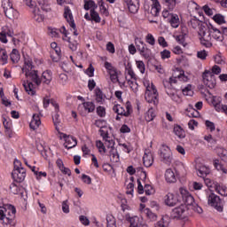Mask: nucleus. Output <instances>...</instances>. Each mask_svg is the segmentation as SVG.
I'll use <instances>...</instances> for the list:
<instances>
[{"mask_svg":"<svg viewBox=\"0 0 227 227\" xmlns=\"http://www.w3.org/2000/svg\"><path fill=\"white\" fill-rule=\"evenodd\" d=\"M179 192L182 196L183 201L186 207H194L196 202H194V197L190 194L189 191L185 188H180Z\"/></svg>","mask_w":227,"mask_h":227,"instance_id":"6e6552de","label":"nucleus"},{"mask_svg":"<svg viewBox=\"0 0 227 227\" xmlns=\"http://www.w3.org/2000/svg\"><path fill=\"white\" fill-rule=\"evenodd\" d=\"M203 10L206 15H208V16L214 15V11H212V9H210L208 5H204Z\"/></svg>","mask_w":227,"mask_h":227,"instance_id":"69168bd1","label":"nucleus"},{"mask_svg":"<svg viewBox=\"0 0 227 227\" xmlns=\"http://www.w3.org/2000/svg\"><path fill=\"white\" fill-rule=\"evenodd\" d=\"M139 44L137 45V51L140 52V56L145 58V59H150L152 56V50L146 47V44L143 41H139Z\"/></svg>","mask_w":227,"mask_h":227,"instance_id":"9b49d317","label":"nucleus"},{"mask_svg":"<svg viewBox=\"0 0 227 227\" xmlns=\"http://www.w3.org/2000/svg\"><path fill=\"white\" fill-rule=\"evenodd\" d=\"M23 87L25 88V91H27L28 95H31L33 97L36 94V91H35L33 82H28L27 84L26 82H24Z\"/></svg>","mask_w":227,"mask_h":227,"instance_id":"4be33fe9","label":"nucleus"},{"mask_svg":"<svg viewBox=\"0 0 227 227\" xmlns=\"http://www.w3.org/2000/svg\"><path fill=\"white\" fill-rule=\"evenodd\" d=\"M136 65L140 74H145V72H146V67L145 66V62H143V60H137Z\"/></svg>","mask_w":227,"mask_h":227,"instance_id":"79ce46f5","label":"nucleus"},{"mask_svg":"<svg viewBox=\"0 0 227 227\" xmlns=\"http://www.w3.org/2000/svg\"><path fill=\"white\" fill-rule=\"evenodd\" d=\"M207 56H208V51H207L205 50L197 51V58L199 59H201L202 61H205V59H207Z\"/></svg>","mask_w":227,"mask_h":227,"instance_id":"c03bdc74","label":"nucleus"},{"mask_svg":"<svg viewBox=\"0 0 227 227\" xmlns=\"http://www.w3.org/2000/svg\"><path fill=\"white\" fill-rule=\"evenodd\" d=\"M22 73L25 74L27 81H32L36 86H40L42 82H43V84H51V82L52 81V72L49 70L43 73L41 79L38 77V71L35 70L33 59L28 56L25 57Z\"/></svg>","mask_w":227,"mask_h":227,"instance_id":"f257e3e1","label":"nucleus"},{"mask_svg":"<svg viewBox=\"0 0 227 227\" xmlns=\"http://www.w3.org/2000/svg\"><path fill=\"white\" fill-rule=\"evenodd\" d=\"M145 42L149 43V45H155V37H153V35L147 34L145 36Z\"/></svg>","mask_w":227,"mask_h":227,"instance_id":"5fc2aeb1","label":"nucleus"},{"mask_svg":"<svg viewBox=\"0 0 227 227\" xmlns=\"http://www.w3.org/2000/svg\"><path fill=\"white\" fill-rule=\"evenodd\" d=\"M145 121H153V118H155V110L153 108H150L145 115Z\"/></svg>","mask_w":227,"mask_h":227,"instance_id":"72a5a7b5","label":"nucleus"},{"mask_svg":"<svg viewBox=\"0 0 227 227\" xmlns=\"http://www.w3.org/2000/svg\"><path fill=\"white\" fill-rule=\"evenodd\" d=\"M159 155L161 162L167 164V166H171V162H173V153H171L169 146L162 145L159 150Z\"/></svg>","mask_w":227,"mask_h":227,"instance_id":"39448f33","label":"nucleus"},{"mask_svg":"<svg viewBox=\"0 0 227 227\" xmlns=\"http://www.w3.org/2000/svg\"><path fill=\"white\" fill-rule=\"evenodd\" d=\"M128 82L132 91L136 93V91H137V83L134 81H129Z\"/></svg>","mask_w":227,"mask_h":227,"instance_id":"338daca9","label":"nucleus"},{"mask_svg":"<svg viewBox=\"0 0 227 227\" xmlns=\"http://www.w3.org/2000/svg\"><path fill=\"white\" fill-rule=\"evenodd\" d=\"M154 227H169V217L162 216L155 224Z\"/></svg>","mask_w":227,"mask_h":227,"instance_id":"5701e85b","label":"nucleus"},{"mask_svg":"<svg viewBox=\"0 0 227 227\" xmlns=\"http://www.w3.org/2000/svg\"><path fill=\"white\" fill-rule=\"evenodd\" d=\"M86 74L89 77H93L95 74V67H93L92 65H90L89 68L86 70Z\"/></svg>","mask_w":227,"mask_h":227,"instance_id":"e2e57ef3","label":"nucleus"},{"mask_svg":"<svg viewBox=\"0 0 227 227\" xmlns=\"http://www.w3.org/2000/svg\"><path fill=\"white\" fill-rule=\"evenodd\" d=\"M160 12V3L153 4L151 8V15H153V17H157L159 16Z\"/></svg>","mask_w":227,"mask_h":227,"instance_id":"7c9ffc66","label":"nucleus"},{"mask_svg":"<svg viewBox=\"0 0 227 227\" xmlns=\"http://www.w3.org/2000/svg\"><path fill=\"white\" fill-rule=\"evenodd\" d=\"M182 91L184 95L191 97L192 95V86L189 84L184 87Z\"/></svg>","mask_w":227,"mask_h":227,"instance_id":"864d4df0","label":"nucleus"},{"mask_svg":"<svg viewBox=\"0 0 227 227\" xmlns=\"http://www.w3.org/2000/svg\"><path fill=\"white\" fill-rule=\"evenodd\" d=\"M178 82V76H172L169 78V81L164 80L163 86L169 90V86H173V84H176Z\"/></svg>","mask_w":227,"mask_h":227,"instance_id":"c85d7f7f","label":"nucleus"},{"mask_svg":"<svg viewBox=\"0 0 227 227\" xmlns=\"http://www.w3.org/2000/svg\"><path fill=\"white\" fill-rule=\"evenodd\" d=\"M130 226L129 227H139V217L134 216L129 218Z\"/></svg>","mask_w":227,"mask_h":227,"instance_id":"3c124183","label":"nucleus"},{"mask_svg":"<svg viewBox=\"0 0 227 227\" xmlns=\"http://www.w3.org/2000/svg\"><path fill=\"white\" fill-rule=\"evenodd\" d=\"M130 13H137L139 10V0H124Z\"/></svg>","mask_w":227,"mask_h":227,"instance_id":"2eb2a0df","label":"nucleus"},{"mask_svg":"<svg viewBox=\"0 0 227 227\" xmlns=\"http://www.w3.org/2000/svg\"><path fill=\"white\" fill-rule=\"evenodd\" d=\"M169 23L173 27H178L180 26V18H178V15L171 14Z\"/></svg>","mask_w":227,"mask_h":227,"instance_id":"c756f323","label":"nucleus"},{"mask_svg":"<svg viewBox=\"0 0 227 227\" xmlns=\"http://www.w3.org/2000/svg\"><path fill=\"white\" fill-rule=\"evenodd\" d=\"M160 57L161 59H169V58H171V51L164 50L163 51H160Z\"/></svg>","mask_w":227,"mask_h":227,"instance_id":"6e6d98bb","label":"nucleus"},{"mask_svg":"<svg viewBox=\"0 0 227 227\" xmlns=\"http://www.w3.org/2000/svg\"><path fill=\"white\" fill-rule=\"evenodd\" d=\"M12 177L14 182H18V184H22L23 180H26V169H13L12 173Z\"/></svg>","mask_w":227,"mask_h":227,"instance_id":"f8f14e48","label":"nucleus"},{"mask_svg":"<svg viewBox=\"0 0 227 227\" xmlns=\"http://www.w3.org/2000/svg\"><path fill=\"white\" fill-rule=\"evenodd\" d=\"M213 20H215V22H216V24H225L226 20H224V16L221 15V14H215L213 17Z\"/></svg>","mask_w":227,"mask_h":227,"instance_id":"de8ad7c7","label":"nucleus"},{"mask_svg":"<svg viewBox=\"0 0 227 227\" xmlns=\"http://www.w3.org/2000/svg\"><path fill=\"white\" fill-rule=\"evenodd\" d=\"M208 95H210V99H211V104L212 106H214L215 111H217V113H221V98L213 96L211 92H209V90H207Z\"/></svg>","mask_w":227,"mask_h":227,"instance_id":"6ab92c4d","label":"nucleus"},{"mask_svg":"<svg viewBox=\"0 0 227 227\" xmlns=\"http://www.w3.org/2000/svg\"><path fill=\"white\" fill-rule=\"evenodd\" d=\"M15 214L17 209L12 204H6L0 209V221H4L6 227H15Z\"/></svg>","mask_w":227,"mask_h":227,"instance_id":"7ed1b4c3","label":"nucleus"},{"mask_svg":"<svg viewBox=\"0 0 227 227\" xmlns=\"http://www.w3.org/2000/svg\"><path fill=\"white\" fill-rule=\"evenodd\" d=\"M165 180L168 184H175V182H176V175H175V172L173 171V169L168 168L166 170Z\"/></svg>","mask_w":227,"mask_h":227,"instance_id":"aec40b11","label":"nucleus"},{"mask_svg":"<svg viewBox=\"0 0 227 227\" xmlns=\"http://www.w3.org/2000/svg\"><path fill=\"white\" fill-rule=\"evenodd\" d=\"M90 8H92V10H95L97 8V4H95V2H93V0L85 1L84 10H90Z\"/></svg>","mask_w":227,"mask_h":227,"instance_id":"a18cd8bd","label":"nucleus"},{"mask_svg":"<svg viewBox=\"0 0 227 227\" xmlns=\"http://www.w3.org/2000/svg\"><path fill=\"white\" fill-rule=\"evenodd\" d=\"M144 191L147 196L153 194V188L150 184H145Z\"/></svg>","mask_w":227,"mask_h":227,"instance_id":"4d7b16f0","label":"nucleus"},{"mask_svg":"<svg viewBox=\"0 0 227 227\" xmlns=\"http://www.w3.org/2000/svg\"><path fill=\"white\" fill-rule=\"evenodd\" d=\"M144 214L151 221H157V215H155V213L152 212V210H150V208L144 209Z\"/></svg>","mask_w":227,"mask_h":227,"instance_id":"f704fd0d","label":"nucleus"},{"mask_svg":"<svg viewBox=\"0 0 227 227\" xmlns=\"http://www.w3.org/2000/svg\"><path fill=\"white\" fill-rule=\"evenodd\" d=\"M2 7L7 19H10V20H15V19H19V12L13 8V4H12L10 0H3Z\"/></svg>","mask_w":227,"mask_h":227,"instance_id":"20e7f679","label":"nucleus"},{"mask_svg":"<svg viewBox=\"0 0 227 227\" xmlns=\"http://www.w3.org/2000/svg\"><path fill=\"white\" fill-rule=\"evenodd\" d=\"M174 134H176L179 139H184L185 137V130H184L180 125L174 126Z\"/></svg>","mask_w":227,"mask_h":227,"instance_id":"a878e982","label":"nucleus"},{"mask_svg":"<svg viewBox=\"0 0 227 227\" xmlns=\"http://www.w3.org/2000/svg\"><path fill=\"white\" fill-rule=\"evenodd\" d=\"M216 192L218 194H221V196H227V187L226 186H217L215 189Z\"/></svg>","mask_w":227,"mask_h":227,"instance_id":"603ef678","label":"nucleus"},{"mask_svg":"<svg viewBox=\"0 0 227 227\" xmlns=\"http://www.w3.org/2000/svg\"><path fill=\"white\" fill-rule=\"evenodd\" d=\"M143 160L144 166L145 168H150L153 164V154L150 151L145 152L143 157Z\"/></svg>","mask_w":227,"mask_h":227,"instance_id":"f3484780","label":"nucleus"},{"mask_svg":"<svg viewBox=\"0 0 227 227\" xmlns=\"http://www.w3.org/2000/svg\"><path fill=\"white\" fill-rule=\"evenodd\" d=\"M145 98L148 104H153V106H157L159 104V92L157 91V89L145 91Z\"/></svg>","mask_w":227,"mask_h":227,"instance_id":"1a4fd4ad","label":"nucleus"},{"mask_svg":"<svg viewBox=\"0 0 227 227\" xmlns=\"http://www.w3.org/2000/svg\"><path fill=\"white\" fill-rule=\"evenodd\" d=\"M95 95H96V101L98 102L99 104H102L104 102V98L106 96L104 95V92H102V90L100 88H97L95 90Z\"/></svg>","mask_w":227,"mask_h":227,"instance_id":"2f4dec72","label":"nucleus"},{"mask_svg":"<svg viewBox=\"0 0 227 227\" xmlns=\"http://www.w3.org/2000/svg\"><path fill=\"white\" fill-rule=\"evenodd\" d=\"M0 61H2L3 65H6L8 63V53L6 50L0 48Z\"/></svg>","mask_w":227,"mask_h":227,"instance_id":"e433bc0d","label":"nucleus"},{"mask_svg":"<svg viewBox=\"0 0 227 227\" xmlns=\"http://www.w3.org/2000/svg\"><path fill=\"white\" fill-rule=\"evenodd\" d=\"M207 203L213 207L217 212H223V200L214 192L207 193Z\"/></svg>","mask_w":227,"mask_h":227,"instance_id":"423d86ee","label":"nucleus"},{"mask_svg":"<svg viewBox=\"0 0 227 227\" xmlns=\"http://www.w3.org/2000/svg\"><path fill=\"white\" fill-rule=\"evenodd\" d=\"M158 43L161 47H168V42H166V39L163 36L158 38Z\"/></svg>","mask_w":227,"mask_h":227,"instance_id":"0e129e2a","label":"nucleus"},{"mask_svg":"<svg viewBox=\"0 0 227 227\" xmlns=\"http://www.w3.org/2000/svg\"><path fill=\"white\" fill-rule=\"evenodd\" d=\"M66 40L67 42H68L69 43V49L71 51H77V45H79V43H77L76 40H73L72 38L70 37H67V39H64Z\"/></svg>","mask_w":227,"mask_h":227,"instance_id":"4c0bfd02","label":"nucleus"},{"mask_svg":"<svg viewBox=\"0 0 227 227\" xmlns=\"http://www.w3.org/2000/svg\"><path fill=\"white\" fill-rule=\"evenodd\" d=\"M172 219H184L185 217V206L181 205L178 207H176L171 212Z\"/></svg>","mask_w":227,"mask_h":227,"instance_id":"4468645a","label":"nucleus"},{"mask_svg":"<svg viewBox=\"0 0 227 227\" xmlns=\"http://www.w3.org/2000/svg\"><path fill=\"white\" fill-rule=\"evenodd\" d=\"M106 226L116 227V218H114L113 215H108L106 216Z\"/></svg>","mask_w":227,"mask_h":227,"instance_id":"ea45409f","label":"nucleus"},{"mask_svg":"<svg viewBox=\"0 0 227 227\" xmlns=\"http://www.w3.org/2000/svg\"><path fill=\"white\" fill-rule=\"evenodd\" d=\"M166 92H167V94L168 95V97H170V98H171L172 100H174V102H178V99H179L180 98H178V95H176V90L175 89H173V90H170V89H168V90H166Z\"/></svg>","mask_w":227,"mask_h":227,"instance_id":"58836bf2","label":"nucleus"},{"mask_svg":"<svg viewBox=\"0 0 227 227\" xmlns=\"http://www.w3.org/2000/svg\"><path fill=\"white\" fill-rule=\"evenodd\" d=\"M127 73H128V75H129V77H131L135 81L137 79L136 76V73H134V70H132V67L127 68Z\"/></svg>","mask_w":227,"mask_h":227,"instance_id":"774afa93","label":"nucleus"},{"mask_svg":"<svg viewBox=\"0 0 227 227\" xmlns=\"http://www.w3.org/2000/svg\"><path fill=\"white\" fill-rule=\"evenodd\" d=\"M82 180L83 184H87V185H90V184H91V177H90V176H88L86 174L82 175Z\"/></svg>","mask_w":227,"mask_h":227,"instance_id":"bf43d9fd","label":"nucleus"},{"mask_svg":"<svg viewBox=\"0 0 227 227\" xmlns=\"http://www.w3.org/2000/svg\"><path fill=\"white\" fill-rule=\"evenodd\" d=\"M110 160H112V162H118L120 160V154H118L116 149L110 150Z\"/></svg>","mask_w":227,"mask_h":227,"instance_id":"473e14b6","label":"nucleus"},{"mask_svg":"<svg viewBox=\"0 0 227 227\" xmlns=\"http://www.w3.org/2000/svg\"><path fill=\"white\" fill-rule=\"evenodd\" d=\"M106 51L110 52V54H114V52H116V50L114 49V44L111 42L107 43Z\"/></svg>","mask_w":227,"mask_h":227,"instance_id":"13d9d810","label":"nucleus"},{"mask_svg":"<svg viewBox=\"0 0 227 227\" xmlns=\"http://www.w3.org/2000/svg\"><path fill=\"white\" fill-rule=\"evenodd\" d=\"M64 17L68 22L70 27L74 29V36H77V30L75 29V22L74 21V16L72 15V11L68 7H65V12H64Z\"/></svg>","mask_w":227,"mask_h":227,"instance_id":"9d476101","label":"nucleus"},{"mask_svg":"<svg viewBox=\"0 0 227 227\" xmlns=\"http://www.w3.org/2000/svg\"><path fill=\"white\" fill-rule=\"evenodd\" d=\"M82 107H84L85 111H88V113H93V111H95V104H93V102H84Z\"/></svg>","mask_w":227,"mask_h":227,"instance_id":"a19ab883","label":"nucleus"},{"mask_svg":"<svg viewBox=\"0 0 227 227\" xmlns=\"http://www.w3.org/2000/svg\"><path fill=\"white\" fill-rule=\"evenodd\" d=\"M164 200L168 207H175V205H178V199L173 193H168Z\"/></svg>","mask_w":227,"mask_h":227,"instance_id":"dca6fc26","label":"nucleus"},{"mask_svg":"<svg viewBox=\"0 0 227 227\" xmlns=\"http://www.w3.org/2000/svg\"><path fill=\"white\" fill-rule=\"evenodd\" d=\"M199 35L200 36V43L204 47H212V42L210 40H215V42H223L224 40V36H223V33L221 30L212 27L208 31L207 30H200Z\"/></svg>","mask_w":227,"mask_h":227,"instance_id":"f03ea898","label":"nucleus"},{"mask_svg":"<svg viewBox=\"0 0 227 227\" xmlns=\"http://www.w3.org/2000/svg\"><path fill=\"white\" fill-rule=\"evenodd\" d=\"M113 111L118 114V116H129V113L125 111V108L121 105H115L113 107Z\"/></svg>","mask_w":227,"mask_h":227,"instance_id":"412c9836","label":"nucleus"},{"mask_svg":"<svg viewBox=\"0 0 227 227\" xmlns=\"http://www.w3.org/2000/svg\"><path fill=\"white\" fill-rule=\"evenodd\" d=\"M96 146L99 150V153H106V145H104V143H102V141L100 140L97 141Z\"/></svg>","mask_w":227,"mask_h":227,"instance_id":"8fccbe9b","label":"nucleus"},{"mask_svg":"<svg viewBox=\"0 0 227 227\" xmlns=\"http://www.w3.org/2000/svg\"><path fill=\"white\" fill-rule=\"evenodd\" d=\"M215 153L217 155L223 160V162H227V150L222 147H217L215 149Z\"/></svg>","mask_w":227,"mask_h":227,"instance_id":"b1692460","label":"nucleus"},{"mask_svg":"<svg viewBox=\"0 0 227 227\" xmlns=\"http://www.w3.org/2000/svg\"><path fill=\"white\" fill-rule=\"evenodd\" d=\"M202 79L205 86L210 90H214V88H215V84H217L215 81V74L211 71L206 70L202 74Z\"/></svg>","mask_w":227,"mask_h":227,"instance_id":"0eeeda50","label":"nucleus"},{"mask_svg":"<svg viewBox=\"0 0 227 227\" xmlns=\"http://www.w3.org/2000/svg\"><path fill=\"white\" fill-rule=\"evenodd\" d=\"M37 4L42 8L43 12H51V4L48 0H36Z\"/></svg>","mask_w":227,"mask_h":227,"instance_id":"bb28decb","label":"nucleus"},{"mask_svg":"<svg viewBox=\"0 0 227 227\" xmlns=\"http://www.w3.org/2000/svg\"><path fill=\"white\" fill-rule=\"evenodd\" d=\"M198 176H200L201 178H205L207 175H208V169L206 167H201L197 170Z\"/></svg>","mask_w":227,"mask_h":227,"instance_id":"37998d69","label":"nucleus"},{"mask_svg":"<svg viewBox=\"0 0 227 227\" xmlns=\"http://www.w3.org/2000/svg\"><path fill=\"white\" fill-rule=\"evenodd\" d=\"M90 20H93L98 24L100 23V15L95 11V9L90 10Z\"/></svg>","mask_w":227,"mask_h":227,"instance_id":"c9c22d12","label":"nucleus"},{"mask_svg":"<svg viewBox=\"0 0 227 227\" xmlns=\"http://www.w3.org/2000/svg\"><path fill=\"white\" fill-rule=\"evenodd\" d=\"M144 86L145 87V91H153V90H157V88H155V85H153V82H150V81H145Z\"/></svg>","mask_w":227,"mask_h":227,"instance_id":"09e8293b","label":"nucleus"},{"mask_svg":"<svg viewBox=\"0 0 227 227\" xmlns=\"http://www.w3.org/2000/svg\"><path fill=\"white\" fill-rule=\"evenodd\" d=\"M176 40V42H178V43H180L181 45H184V43H185V34L177 35Z\"/></svg>","mask_w":227,"mask_h":227,"instance_id":"680f3d73","label":"nucleus"},{"mask_svg":"<svg viewBox=\"0 0 227 227\" xmlns=\"http://www.w3.org/2000/svg\"><path fill=\"white\" fill-rule=\"evenodd\" d=\"M97 113L98 116L104 118V116H106V108H104V106H98L97 108Z\"/></svg>","mask_w":227,"mask_h":227,"instance_id":"052dcab7","label":"nucleus"},{"mask_svg":"<svg viewBox=\"0 0 227 227\" xmlns=\"http://www.w3.org/2000/svg\"><path fill=\"white\" fill-rule=\"evenodd\" d=\"M162 3L169 12H173L176 8V0H162Z\"/></svg>","mask_w":227,"mask_h":227,"instance_id":"cd10ccee","label":"nucleus"},{"mask_svg":"<svg viewBox=\"0 0 227 227\" xmlns=\"http://www.w3.org/2000/svg\"><path fill=\"white\" fill-rule=\"evenodd\" d=\"M104 141H105V146L111 148V150L114 149V140H113L111 137L105 138Z\"/></svg>","mask_w":227,"mask_h":227,"instance_id":"49530a36","label":"nucleus"},{"mask_svg":"<svg viewBox=\"0 0 227 227\" xmlns=\"http://www.w3.org/2000/svg\"><path fill=\"white\" fill-rule=\"evenodd\" d=\"M62 137L65 139L64 146L67 150H70L71 148H74V146H77V139L72 136H67V134L60 133Z\"/></svg>","mask_w":227,"mask_h":227,"instance_id":"ddd939ff","label":"nucleus"},{"mask_svg":"<svg viewBox=\"0 0 227 227\" xmlns=\"http://www.w3.org/2000/svg\"><path fill=\"white\" fill-rule=\"evenodd\" d=\"M10 58L12 63H19V61H20V53L19 52V50L13 49L10 54Z\"/></svg>","mask_w":227,"mask_h":227,"instance_id":"393cba45","label":"nucleus"},{"mask_svg":"<svg viewBox=\"0 0 227 227\" xmlns=\"http://www.w3.org/2000/svg\"><path fill=\"white\" fill-rule=\"evenodd\" d=\"M42 125V121L40 120V115L38 114H33L32 121H30L29 127L32 130H36L38 127Z\"/></svg>","mask_w":227,"mask_h":227,"instance_id":"a211bd4d","label":"nucleus"}]
</instances>
